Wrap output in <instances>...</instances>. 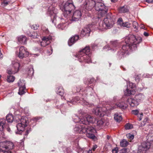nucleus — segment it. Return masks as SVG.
<instances>
[{"mask_svg": "<svg viewBox=\"0 0 153 153\" xmlns=\"http://www.w3.org/2000/svg\"><path fill=\"white\" fill-rule=\"evenodd\" d=\"M151 146V143L143 142L139 146L137 150L134 151L131 153H147Z\"/></svg>", "mask_w": 153, "mask_h": 153, "instance_id": "11", "label": "nucleus"}, {"mask_svg": "<svg viewBox=\"0 0 153 153\" xmlns=\"http://www.w3.org/2000/svg\"><path fill=\"white\" fill-rule=\"evenodd\" d=\"M104 125L105 126H108V125L109 123L108 122H104Z\"/></svg>", "mask_w": 153, "mask_h": 153, "instance_id": "59", "label": "nucleus"}, {"mask_svg": "<svg viewBox=\"0 0 153 153\" xmlns=\"http://www.w3.org/2000/svg\"><path fill=\"white\" fill-rule=\"evenodd\" d=\"M34 73L33 67L32 65L30 66V68L28 71V74L30 75H33Z\"/></svg>", "mask_w": 153, "mask_h": 153, "instance_id": "41", "label": "nucleus"}, {"mask_svg": "<svg viewBox=\"0 0 153 153\" xmlns=\"http://www.w3.org/2000/svg\"><path fill=\"white\" fill-rule=\"evenodd\" d=\"M142 41L140 37L136 38L133 35L129 34L126 36L121 43L117 41L111 42L110 45L105 46L103 49H107L108 50H111L113 52L119 48L120 45L122 47L118 51L117 57L118 59H122L128 54L132 51L135 50L137 48V45Z\"/></svg>", "mask_w": 153, "mask_h": 153, "instance_id": "1", "label": "nucleus"}, {"mask_svg": "<svg viewBox=\"0 0 153 153\" xmlns=\"http://www.w3.org/2000/svg\"><path fill=\"white\" fill-rule=\"evenodd\" d=\"M114 118L117 122H120L122 120V116L120 114L116 113L114 114Z\"/></svg>", "mask_w": 153, "mask_h": 153, "instance_id": "30", "label": "nucleus"}, {"mask_svg": "<svg viewBox=\"0 0 153 153\" xmlns=\"http://www.w3.org/2000/svg\"><path fill=\"white\" fill-rule=\"evenodd\" d=\"M128 141L125 139L122 140L120 142V145L122 147H126L128 145Z\"/></svg>", "mask_w": 153, "mask_h": 153, "instance_id": "37", "label": "nucleus"}, {"mask_svg": "<svg viewBox=\"0 0 153 153\" xmlns=\"http://www.w3.org/2000/svg\"><path fill=\"white\" fill-rule=\"evenodd\" d=\"M79 39V36L78 35H75L71 37L68 41V44L69 46H71L75 43Z\"/></svg>", "mask_w": 153, "mask_h": 153, "instance_id": "27", "label": "nucleus"}, {"mask_svg": "<svg viewBox=\"0 0 153 153\" xmlns=\"http://www.w3.org/2000/svg\"><path fill=\"white\" fill-rule=\"evenodd\" d=\"M13 143L10 141L0 143V153H15L12 152L10 150L13 148Z\"/></svg>", "mask_w": 153, "mask_h": 153, "instance_id": "9", "label": "nucleus"}, {"mask_svg": "<svg viewBox=\"0 0 153 153\" xmlns=\"http://www.w3.org/2000/svg\"><path fill=\"white\" fill-rule=\"evenodd\" d=\"M38 26H37V25H33V28L34 30H36L38 29Z\"/></svg>", "mask_w": 153, "mask_h": 153, "instance_id": "55", "label": "nucleus"}, {"mask_svg": "<svg viewBox=\"0 0 153 153\" xmlns=\"http://www.w3.org/2000/svg\"><path fill=\"white\" fill-rule=\"evenodd\" d=\"M18 56L21 59L27 56L29 54L27 48L24 46L20 47L19 52L18 51Z\"/></svg>", "mask_w": 153, "mask_h": 153, "instance_id": "17", "label": "nucleus"}, {"mask_svg": "<svg viewBox=\"0 0 153 153\" xmlns=\"http://www.w3.org/2000/svg\"><path fill=\"white\" fill-rule=\"evenodd\" d=\"M92 27L97 28L96 25L95 24L92 25H89L87 27L84 28L81 32L80 36H89L91 29Z\"/></svg>", "mask_w": 153, "mask_h": 153, "instance_id": "19", "label": "nucleus"}, {"mask_svg": "<svg viewBox=\"0 0 153 153\" xmlns=\"http://www.w3.org/2000/svg\"><path fill=\"white\" fill-rule=\"evenodd\" d=\"M87 137L92 140H97V137L94 134H87Z\"/></svg>", "mask_w": 153, "mask_h": 153, "instance_id": "43", "label": "nucleus"}, {"mask_svg": "<svg viewBox=\"0 0 153 153\" xmlns=\"http://www.w3.org/2000/svg\"><path fill=\"white\" fill-rule=\"evenodd\" d=\"M112 152L113 153H117V150L114 149L112 150Z\"/></svg>", "mask_w": 153, "mask_h": 153, "instance_id": "60", "label": "nucleus"}, {"mask_svg": "<svg viewBox=\"0 0 153 153\" xmlns=\"http://www.w3.org/2000/svg\"><path fill=\"white\" fill-rule=\"evenodd\" d=\"M18 41L21 43L26 44L27 40L26 37L24 36H21L18 37Z\"/></svg>", "mask_w": 153, "mask_h": 153, "instance_id": "29", "label": "nucleus"}, {"mask_svg": "<svg viewBox=\"0 0 153 153\" xmlns=\"http://www.w3.org/2000/svg\"><path fill=\"white\" fill-rule=\"evenodd\" d=\"M38 119H39L38 117H35L33 119V120L34 121H37V120H38Z\"/></svg>", "mask_w": 153, "mask_h": 153, "instance_id": "64", "label": "nucleus"}, {"mask_svg": "<svg viewBox=\"0 0 153 153\" xmlns=\"http://www.w3.org/2000/svg\"><path fill=\"white\" fill-rule=\"evenodd\" d=\"M74 121L75 123H79L83 124L85 123V120L83 118H79L77 116L75 115L73 116Z\"/></svg>", "mask_w": 153, "mask_h": 153, "instance_id": "26", "label": "nucleus"}, {"mask_svg": "<svg viewBox=\"0 0 153 153\" xmlns=\"http://www.w3.org/2000/svg\"><path fill=\"white\" fill-rule=\"evenodd\" d=\"M42 30L46 34H48L49 33V31L48 30L47 28L42 26Z\"/></svg>", "mask_w": 153, "mask_h": 153, "instance_id": "45", "label": "nucleus"}, {"mask_svg": "<svg viewBox=\"0 0 153 153\" xmlns=\"http://www.w3.org/2000/svg\"><path fill=\"white\" fill-rule=\"evenodd\" d=\"M139 112V111L138 110H134L132 111V114L135 115H138Z\"/></svg>", "mask_w": 153, "mask_h": 153, "instance_id": "49", "label": "nucleus"}, {"mask_svg": "<svg viewBox=\"0 0 153 153\" xmlns=\"http://www.w3.org/2000/svg\"><path fill=\"white\" fill-rule=\"evenodd\" d=\"M119 11L121 13H125L128 12V9L126 6H124L120 8Z\"/></svg>", "mask_w": 153, "mask_h": 153, "instance_id": "35", "label": "nucleus"}, {"mask_svg": "<svg viewBox=\"0 0 153 153\" xmlns=\"http://www.w3.org/2000/svg\"><path fill=\"white\" fill-rule=\"evenodd\" d=\"M4 3L5 4H8V2L5 0H4Z\"/></svg>", "mask_w": 153, "mask_h": 153, "instance_id": "62", "label": "nucleus"}, {"mask_svg": "<svg viewBox=\"0 0 153 153\" xmlns=\"http://www.w3.org/2000/svg\"><path fill=\"white\" fill-rule=\"evenodd\" d=\"M52 51L53 49L51 48H50V51H49L48 50L47 51V53L48 54V55H50L52 53Z\"/></svg>", "mask_w": 153, "mask_h": 153, "instance_id": "52", "label": "nucleus"}, {"mask_svg": "<svg viewBox=\"0 0 153 153\" xmlns=\"http://www.w3.org/2000/svg\"><path fill=\"white\" fill-rule=\"evenodd\" d=\"M138 120L139 121H140L142 119V117H143V114L141 113L139 114H138Z\"/></svg>", "mask_w": 153, "mask_h": 153, "instance_id": "51", "label": "nucleus"}, {"mask_svg": "<svg viewBox=\"0 0 153 153\" xmlns=\"http://www.w3.org/2000/svg\"><path fill=\"white\" fill-rule=\"evenodd\" d=\"M18 84L19 87L18 94L20 95L24 94L25 93V91L26 89L25 81L23 80H20L18 82Z\"/></svg>", "mask_w": 153, "mask_h": 153, "instance_id": "20", "label": "nucleus"}, {"mask_svg": "<svg viewBox=\"0 0 153 153\" xmlns=\"http://www.w3.org/2000/svg\"><path fill=\"white\" fill-rule=\"evenodd\" d=\"M83 132L86 134H94L95 133H97L96 130L94 127L91 126L88 127L87 128L85 127L83 130Z\"/></svg>", "mask_w": 153, "mask_h": 153, "instance_id": "25", "label": "nucleus"}, {"mask_svg": "<svg viewBox=\"0 0 153 153\" xmlns=\"http://www.w3.org/2000/svg\"><path fill=\"white\" fill-rule=\"evenodd\" d=\"M97 145H95L93 146V147L92 149V150L93 151H94L95 149L97 148Z\"/></svg>", "mask_w": 153, "mask_h": 153, "instance_id": "53", "label": "nucleus"}, {"mask_svg": "<svg viewBox=\"0 0 153 153\" xmlns=\"http://www.w3.org/2000/svg\"><path fill=\"white\" fill-rule=\"evenodd\" d=\"M85 127V126L80 125H76L74 128V131L75 133L83 134L84 133L83 130Z\"/></svg>", "mask_w": 153, "mask_h": 153, "instance_id": "24", "label": "nucleus"}, {"mask_svg": "<svg viewBox=\"0 0 153 153\" xmlns=\"http://www.w3.org/2000/svg\"><path fill=\"white\" fill-rule=\"evenodd\" d=\"M45 0L48 4L47 6L48 8L47 13L50 16L52 22L56 26L57 21L56 14L58 13V10L55 8L57 5L56 0Z\"/></svg>", "mask_w": 153, "mask_h": 153, "instance_id": "4", "label": "nucleus"}, {"mask_svg": "<svg viewBox=\"0 0 153 153\" xmlns=\"http://www.w3.org/2000/svg\"><path fill=\"white\" fill-rule=\"evenodd\" d=\"M7 121L8 123H11L13 120V116L11 114H8L6 117Z\"/></svg>", "mask_w": 153, "mask_h": 153, "instance_id": "34", "label": "nucleus"}, {"mask_svg": "<svg viewBox=\"0 0 153 153\" xmlns=\"http://www.w3.org/2000/svg\"><path fill=\"white\" fill-rule=\"evenodd\" d=\"M146 1L149 3H152L153 2V0H146Z\"/></svg>", "mask_w": 153, "mask_h": 153, "instance_id": "56", "label": "nucleus"}, {"mask_svg": "<svg viewBox=\"0 0 153 153\" xmlns=\"http://www.w3.org/2000/svg\"><path fill=\"white\" fill-rule=\"evenodd\" d=\"M104 123L102 120H99L97 121V127L98 128H101L104 126Z\"/></svg>", "mask_w": 153, "mask_h": 153, "instance_id": "31", "label": "nucleus"}, {"mask_svg": "<svg viewBox=\"0 0 153 153\" xmlns=\"http://www.w3.org/2000/svg\"><path fill=\"white\" fill-rule=\"evenodd\" d=\"M143 77H149V75H147V74H144L143 75Z\"/></svg>", "mask_w": 153, "mask_h": 153, "instance_id": "63", "label": "nucleus"}, {"mask_svg": "<svg viewBox=\"0 0 153 153\" xmlns=\"http://www.w3.org/2000/svg\"><path fill=\"white\" fill-rule=\"evenodd\" d=\"M94 81H95L94 79L93 78L91 79H88L85 82V84L88 85V86L86 88H82L83 89H85L87 88H88V87H89V88H90L91 87H92V89H93V93H91V95L94 94V91L93 90V85H90V86H89V85L90 84H92L94 82Z\"/></svg>", "mask_w": 153, "mask_h": 153, "instance_id": "28", "label": "nucleus"}, {"mask_svg": "<svg viewBox=\"0 0 153 153\" xmlns=\"http://www.w3.org/2000/svg\"><path fill=\"white\" fill-rule=\"evenodd\" d=\"M97 45L95 44H93L91 45V47L92 49H94L96 48V47H97Z\"/></svg>", "mask_w": 153, "mask_h": 153, "instance_id": "57", "label": "nucleus"}, {"mask_svg": "<svg viewBox=\"0 0 153 153\" xmlns=\"http://www.w3.org/2000/svg\"><path fill=\"white\" fill-rule=\"evenodd\" d=\"M12 68L11 69L7 70V73L9 74H15L19 70L20 64L19 61L16 59H15L12 62Z\"/></svg>", "mask_w": 153, "mask_h": 153, "instance_id": "13", "label": "nucleus"}, {"mask_svg": "<svg viewBox=\"0 0 153 153\" xmlns=\"http://www.w3.org/2000/svg\"><path fill=\"white\" fill-rule=\"evenodd\" d=\"M15 77L12 76H8L7 77V81L9 82H11L14 81Z\"/></svg>", "mask_w": 153, "mask_h": 153, "instance_id": "40", "label": "nucleus"}, {"mask_svg": "<svg viewBox=\"0 0 153 153\" xmlns=\"http://www.w3.org/2000/svg\"><path fill=\"white\" fill-rule=\"evenodd\" d=\"M144 35L146 36H149V34L148 33L146 32H144L143 33Z\"/></svg>", "mask_w": 153, "mask_h": 153, "instance_id": "58", "label": "nucleus"}, {"mask_svg": "<svg viewBox=\"0 0 153 153\" xmlns=\"http://www.w3.org/2000/svg\"><path fill=\"white\" fill-rule=\"evenodd\" d=\"M123 19L121 18H119L117 21V24L120 25L121 27L123 26Z\"/></svg>", "mask_w": 153, "mask_h": 153, "instance_id": "44", "label": "nucleus"}, {"mask_svg": "<svg viewBox=\"0 0 153 153\" xmlns=\"http://www.w3.org/2000/svg\"><path fill=\"white\" fill-rule=\"evenodd\" d=\"M41 34L40 33H37L36 32H34L32 33L30 35V36L32 38H38L39 36H40Z\"/></svg>", "mask_w": 153, "mask_h": 153, "instance_id": "32", "label": "nucleus"}, {"mask_svg": "<svg viewBox=\"0 0 153 153\" xmlns=\"http://www.w3.org/2000/svg\"><path fill=\"white\" fill-rule=\"evenodd\" d=\"M19 146L21 150L24 149V147L23 141L21 142V143H19Z\"/></svg>", "mask_w": 153, "mask_h": 153, "instance_id": "47", "label": "nucleus"}, {"mask_svg": "<svg viewBox=\"0 0 153 153\" xmlns=\"http://www.w3.org/2000/svg\"><path fill=\"white\" fill-rule=\"evenodd\" d=\"M140 28L143 29L145 28V27L143 25H141L140 26Z\"/></svg>", "mask_w": 153, "mask_h": 153, "instance_id": "61", "label": "nucleus"}, {"mask_svg": "<svg viewBox=\"0 0 153 153\" xmlns=\"http://www.w3.org/2000/svg\"><path fill=\"white\" fill-rule=\"evenodd\" d=\"M76 91L79 92V94L82 96L80 100L79 97H75L72 100L69 98L70 100H67L68 103L70 102L73 104H75L76 103L80 102L83 105H88V103L85 100V97L88 95H91V93H93V91L92 87H88L87 88L83 89L81 86H78L76 87Z\"/></svg>", "mask_w": 153, "mask_h": 153, "instance_id": "2", "label": "nucleus"}, {"mask_svg": "<svg viewBox=\"0 0 153 153\" xmlns=\"http://www.w3.org/2000/svg\"><path fill=\"white\" fill-rule=\"evenodd\" d=\"M145 98L144 95L142 94H139L135 95V99L131 98H128L127 100V102L131 107L136 106L139 104V102L143 100Z\"/></svg>", "mask_w": 153, "mask_h": 153, "instance_id": "10", "label": "nucleus"}, {"mask_svg": "<svg viewBox=\"0 0 153 153\" xmlns=\"http://www.w3.org/2000/svg\"><path fill=\"white\" fill-rule=\"evenodd\" d=\"M82 16L81 11L79 10L75 11L72 16H71L70 14L69 15V17H67V19L70 21H78Z\"/></svg>", "mask_w": 153, "mask_h": 153, "instance_id": "16", "label": "nucleus"}, {"mask_svg": "<svg viewBox=\"0 0 153 153\" xmlns=\"http://www.w3.org/2000/svg\"><path fill=\"white\" fill-rule=\"evenodd\" d=\"M123 26L122 27L129 28L130 26V24L128 22H125L123 23Z\"/></svg>", "mask_w": 153, "mask_h": 153, "instance_id": "46", "label": "nucleus"}, {"mask_svg": "<svg viewBox=\"0 0 153 153\" xmlns=\"http://www.w3.org/2000/svg\"><path fill=\"white\" fill-rule=\"evenodd\" d=\"M140 80V78L139 76H137L135 78V80L136 81L138 82Z\"/></svg>", "mask_w": 153, "mask_h": 153, "instance_id": "54", "label": "nucleus"}, {"mask_svg": "<svg viewBox=\"0 0 153 153\" xmlns=\"http://www.w3.org/2000/svg\"><path fill=\"white\" fill-rule=\"evenodd\" d=\"M126 102V104L124 102L121 101L117 102L115 105L114 106L112 104L107 105L103 107H97L93 110V112L94 114L100 117H102L106 113V111L108 110H112L117 107L121 109H125L127 108L128 103Z\"/></svg>", "mask_w": 153, "mask_h": 153, "instance_id": "3", "label": "nucleus"}, {"mask_svg": "<svg viewBox=\"0 0 153 153\" xmlns=\"http://www.w3.org/2000/svg\"><path fill=\"white\" fill-rule=\"evenodd\" d=\"M8 131L10 132V128L8 127L6 123V120L4 119H2L0 120V131H2L3 130Z\"/></svg>", "mask_w": 153, "mask_h": 153, "instance_id": "21", "label": "nucleus"}, {"mask_svg": "<svg viewBox=\"0 0 153 153\" xmlns=\"http://www.w3.org/2000/svg\"><path fill=\"white\" fill-rule=\"evenodd\" d=\"M147 138V141L144 142H149L150 143H151V146H152V143L151 142L153 141V134H148Z\"/></svg>", "mask_w": 153, "mask_h": 153, "instance_id": "36", "label": "nucleus"}, {"mask_svg": "<svg viewBox=\"0 0 153 153\" xmlns=\"http://www.w3.org/2000/svg\"><path fill=\"white\" fill-rule=\"evenodd\" d=\"M134 84L129 82L127 83L126 90L124 91L125 95L126 96H130L131 95L134 94L135 93V90L134 88Z\"/></svg>", "mask_w": 153, "mask_h": 153, "instance_id": "15", "label": "nucleus"}, {"mask_svg": "<svg viewBox=\"0 0 153 153\" xmlns=\"http://www.w3.org/2000/svg\"><path fill=\"white\" fill-rule=\"evenodd\" d=\"M114 24V21L111 15L108 14L104 19L103 21L97 24L96 23V26L100 30L103 31L112 28Z\"/></svg>", "mask_w": 153, "mask_h": 153, "instance_id": "5", "label": "nucleus"}, {"mask_svg": "<svg viewBox=\"0 0 153 153\" xmlns=\"http://www.w3.org/2000/svg\"><path fill=\"white\" fill-rule=\"evenodd\" d=\"M60 9L63 12V15L64 17L67 16L69 17V15L71 14L72 10L75 9L72 0H68L65 3H63L59 5Z\"/></svg>", "mask_w": 153, "mask_h": 153, "instance_id": "7", "label": "nucleus"}, {"mask_svg": "<svg viewBox=\"0 0 153 153\" xmlns=\"http://www.w3.org/2000/svg\"><path fill=\"white\" fill-rule=\"evenodd\" d=\"M132 25L134 27V30L136 32H137L138 27L137 23L135 21H134L133 22Z\"/></svg>", "mask_w": 153, "mask_h": 153, "instance_id": "39", "label": "nucleus"}, {"mask_svg": "<svg viewBox=\"0 0 153 153\" xmlns=\"http://www.w3.org/2000/svg\"><path fill=\"white\" fill-rule=\"evenodd\" d=\"M52 37L49 35L47 36H44L42 39V41L41 42V45L42 46L45 47L47 45H49L51 42L50 40H51Z\"/></svg>", "mask_w": 153, "mask_h": 153, "instance_id": "22", "label": "nucleus"}, {"mask_svg": "<svg viewBox=\"0 0 153 153\" xmlns=\"http://www.w3.org/2000/svg\"><path fill=\"white\" fill-rule=\"evenodd\" d=\"M127 137L129 139L131 140H133L134 138V136L133 134H126Z\"/></svg>", "mask_w": 153, "mask_h": 153, "instance_id": "48", "label": "nucleus"}, {"mask_svg": "<svg viewBox=\"0 0 153 153\" xmlns=\"http://www.w3.org/2000/svg\"><path fill=\"white\" fill-rule=\"evenodd\" d=\"M76 56L80 62L89 63L91 62V52L89 47H86L80 51Z\"/></svg>", "mask_w": 153, "mask_h": 153, "instance_id": "6", "label": "nucleus"}, {"mask_svg": "<svg viewBox=\"0 0 153 153\" xmlns=\"http://www.w3.org/2000/svg\"><path fill=\"white\" fill-rule=\"evenodd\" d=\"M18 123L16 125L18 130L19 131L22 132L25 130V127L28 124L27 118L25 117H22L21 118L19 119Z\"/></svg>", "mask_w": 153, "mask_h": 153, "instance_id": "12", "label": "nucleus"}, {"mask_svg": "<svg viewBox=\"0 0 153 153\" xmlns=\"http://www.w3.org/2000/svg\"><path fill=\"white\" fill-rule=\"evenodd\" d=\"M64 90L62 88L60 87L56 91V92L57 94L62 97L64 94Z\"/></svg>", "mask_w": 153, "mask_h": 153, "instance_id": "38", "label": "nucleus"}, {"mask_svg": "<svg viewBox=\"0 0 153 153\" xmlns=\"http://www.w3.org/2000/svg\"><path fill=\"white\" fill-rule=\"evenodd\" d=\"M96 1L94 0H86L84 3L85 9L88 10H91L93 7L95 8Z\"/></svg>", "mask_w": 153, "mask_h": 153, "instance_id": "18", "label": "nucleus"}, {"mask_svg": "<svg viewBox=\"0 0 153 153\" xmlns=\"http://www.w3.org/2000/svg\"><path fill=\"white\" fill-rule=\"evenodd\" d=\"M87 113V111H85V110H80L78 111V113L80 115V116L81 117V118L84 117V116H86V114Z\"/></svg>", "mask_w": 153, "mask_h": 153, "instance_id": "33", "label": "nucleus"}, {"mask_svg": "<svg viewBox=\"0 0 153 153\" xmlns=\"http://www.w3.org/2000/svg\"><path fill=\"white\" fill-rule=\"evenodd\" d=\"M83 119L85 120V124H83L88 125L90 123H93L96 121V119L95 118L90 115H87L86 117H83Z\"/></svg>", "mask_w": 153, "mask_h": 153, "instance_id": "23", "label": "nucleus"}, {"mask_svg": "<svg viewBox=\"0 0 153 153\" xmlns=\"http://www.w3.org/2000/svg\"><path fill=\"white\" fill-rule=\"evenodd\" d=\"M32 129L31 127L28 128L26 130L25 133L26 134H28L29 133H31Z\"/></svg>", "mask_w": 153, "mask_h": 153, "instance_id": "50", "label": "nucleus"}, {"mask_svg": "<svg viewBox=\"0 0 153 153\" xmlns=\"http://www.w3.org/2000/svg\"><path fill=\"white\" fill-rule=\"evenodd\" d=\"M58 20H61V22L56 27L59 29L63 30L66 29L69 23H71L70 21L67 20V18L64 17L63 16L62 18H58Z\"/></svg>", "mask_w": 153, "mask_h": 153, "instance_id": "14", "label": "nucleus"}, {"mask_svg": "<svg viewBox=\"0 0 153 153\" xmlns=\"http://www.w3.org/2000/svg\"><path fill=\"white\" fill-rule=\"evenodd\" d=\"M95 9L98 11V16L97 18H93L92 19V21H95L98 20L99 21L100 19V17H103L107 13L108 10V8L106 7L104 4L101 1L96 2Z\"/></svg>", "mask_w": 153, "mask_h": 153, "instance_id": "8", "label": "nucleus"}, {"mask_svg": "<svg viewBox=\"0 0 153 153\" xmlns=\"http://www.w3.org/2000/svg\"><path fill=\"white\" fill-rule=\"evenodd\" d=\"M133 127V125L130 123L126 124L125 126V129L128 130L132 128Z\"/></svg>", "mask_w": 153, "mask_h": 153, "instance_id": "42", "label": "nucleus"}]
</instances>
